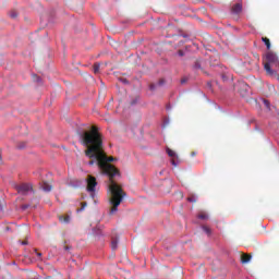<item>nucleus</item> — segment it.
<instances>
[{
    "label": "nucleus",
    "mask_w": 279,
    "mask_h": 279,
    "mask_svg": "<svg viewBox=\"0 0 279 279\" xmlns=\"http://www.w3.org/2000/svg\"><path fill=\"white\" fill-rule=\"evenodd\" d=\"M263 43L266 45L267 49H271V41L267 37H262Z\"/></svg>",
    "instance_id": "10"
},
{
    "label": "nucleus",
    "mask_w": 279,
    "mask_h": 279,
    "mask_svg": "<svg viewBox=\"0 0 279 279\" xmlns=\"http://www.w3.org/2000/svg\"><path fill=\"white\" fill-rule=\"evenodd\" d=\"M203 230L205 233L208 234V236H210V234H213V230H210V228H208L207 226H203Z\"/></svg>",
    "instance_id": "11"
},
{
    "label": "nucleus",
    "mask_w": 279,
    "mask_h": 279,
    "mask_svg": "<svg viewBox=\"0 0 279 279\" xmlns=\"http://www.w3.org/2000/svg\"><path fill=\"white\" fill-rule=\"evenodd\" d=\"M149 88H150V90H156V85L150 84Z\"/></svg>",
    "instance_id": "20"
},
{
    "label": "nucleus",
    "mask_w": 279,
    "mask_h": 279,
    "mask_svg": "<svg viewBox=\"0 0 279 279\" xmlns=\"http://www.w3.org/2000/svg\"><path fill=\"white\" fill-rule=\"evenodd\" d=\"M232 12L234 14H241V12H243V4L241 3H235L233 7H232Z\"/></svg>",
    "instance_id": "5"
},
{
    "label": "nucleus",
    "mask_w": 279,
    "mask_h": 279,
    "mask_svg": "<svg viewBox=\"0 0 279 279\" xmlns=\"http://www.w3.org/2000/svg\"><path fill=\"white\" fill-rule=\"evenodd\" d=\"M33 78H34L35 81H37L38 83L41 82L40 76H38V75H36V74L33 75Z\"/></svg>",
    "instance_id": "16"
},
{
    "label": "nucleus",
    "mask_w": 279,
    "mask_h": 279,
    "mask_svg": "<svg viewBox=\"0 0 279 279\" xmlns=\"http://www.w3.org/2000/svg\"><path fill=\"white\" fill-rule=\"evenodd\" d=\"M187 201L195 203V202H197V198L195 196H190V197H187Z\"/></svg>",
    "instance_id": "15"
},
{
    "label": "nucleus",
    "mask_w": 279,
    "mask_h": 279,
    "mask_svg": "<svg viewBox=\"0 0 279 279\" xmlns=\"http://www.w3.org/2000/svg\"><path fill=\"white\" fill-rule=\"evenodd\" d=\"M122 82H123L124 84H128V80H125V78H124V80H122Z\"/></svg>",
    "instance_id": "24"
},
{
    "label": "nucleus",
    "mask_w": 279,
    "mask_h": 279,
    "mask_svg": "<svg viewBox=\"0 0 279 279\" xmlns=\"http://www.w3.org/2000/svg\"><path fill=\"white\" fill-rule=\"evenodd\" d=\"M162 84H165V80H160V81L158 82V85H159V86H162Z\"/></svg>",
    "instance_id": "22"
},
{
    "label": "nucleus",
    "mask_w": 279,
    "mask_h": 279,
    "mask_svg": "<svg viewBox=\"0 0 279 279\" xmlns=\"http://www.w3.org/2000/svg\"><path fill=\"white\" fill-rule=\"evenodd\" d=\"M178 56H180V58L184 57V51L183 50H179L178 51Z\"/></svg>",
    "instance_id": "18"
},
{
    "label": "nucleus",
    "mask_w": 279,
    "mask_h": 279,
    "mask_svg": "<svg viewBox=\"0 0 279 279\" xmlns=\"http://www.w3.org/2000/svg\"><path fill=\"white\" fill-rule=\"evenodd\" d=\"M97 186V179L93 175L87 177V191L90 193L92 197H95V189Z\"/></svg>",
    "instance_id": "3"
},
{
    "label": "nucleus",
    "mask_w": 279,
    "mask_h": 279,
    "mask_svg": "<svg viewBox=\"0 0 279 279\" xmlns=\"http://www.w3.org/2000/svg\"><path fill=\"white\" fill-rule=\"evenodd\" d=\"M40 189H43L46 193H49L51 191L52 186H51V184L44 182V183H41Z\"/></svg>",
    "instance_id": "8"
},
{
    "label": "nucleus",
    "mask_w": 279,
    "mask_h": 279,
    "mask_svg": "<svg viewBox=\"0 0 279 279\" xmlns=\"http://www.w3.org/2000/svg\"><path fill=\"white\" fill-rule=\"evenodd\" d=\"M166 151L170 158H175V159H171V165L173 167H178V165H180V161L178 160V154H175V150L168 147L166 148Z\"/></svg>",
    "instance_id": "4"
},
{
    "label": "nucleus",
    "mask_w": 279,
    "mask_h": 279,
    "mask_svg": "<svg viewBox=\"0 0 279 279\" xmlns=\"http://www.w3.org/2000/svg\"><path fill=\"white\" fill-rule=\"evenodd\" d=\"M117 247H119V239L117 238H112L111 240V250H117Z\"/></svg>",
    "instance_id": "9"
},
{
    "label": "nucleus",
    "mask_w": 279,
    "mask_h": 279,
    "mask_svg": "<svg viewBox=\"0 0 279 279\" xmlns=\"http://www.w3.org/2000/svg\"><path fill=\"white\" fill-rule=\"evenodd\" d=\"M15 190L20 195H29L34 191V187L29 183H21L15 185Z\"/></svg>",
    "instance_id": "2"
},
{
    "label": "nucleus",
    "mask_w": 279,
    "mask_h": 279,
    "mask_svg": "<svg viewBox=\"0 0 279 279\" xmlns=\"http://www.w3.org/2000/svg\"><path fill=\"white\" fill-rule=\"evenodd\" d=\"M21 244H22V245H27L28 242H27V240H25V241H22Z\"/></svg>",
    "instance_id": "23"
},
{
    "label": "nucleus",
    "mask_w": 279,
    "mask_h": 279,
    "mask_svg": "<svg viewBox=\"0 0 279 279\" xmlns=\"http://www.w3.org/2000/svg\"><path fill=\"white\" fill-rule=\"evenodd\" d=\"M250 260H252V255H248V254H242L241 255L242 265H245V264L250 263Z\"/></svg>",
    "instance_id": "6"
},
{
    "label": "nucleus",
    "mask_w": 279,
    "mask_h": 279,
    "mask_svg": "<svg viewBox=\"0 0 279 279\" xmlns=\"http://www.w3.org/2000/svg\"><path fill=\"white\" fill-rule=\"evenodd\" d=\"M84 208H86V203H82V208L77 209V213H80V210H84Z\"/></svg>",
    "instance_id": "19"
},
{
    "label": "nucleus",
    "mask_w": 279,
    "mask_h": 279,
    "mask_svg": "<svg viewBox=\"0 0 279 279\" xmlns=\"http://www.w3.org/2000/svg\"><path fill=\"white\" fill-rule=\"evenodd\" d=\"M101 68V65L99 63H95L94 64V73L97 74L99 73V69Z\"/></svg>",
    "instance_id": "12"
},
{
    "label": "nucleus",
    "mask_w": 279,
    "mask_h": 279,
    "mask_svg": "<svg viewBox=\"0 0 279 279\" xmlns=\"http://www.w3.org/2000/svg\"><path fill=\"white\" fill-rule=\"evenodd\" d=\"M24 208H29V205H25Z\"/></svg>",
    "instance_id": "26"
},
{
    "label": "nucleus",
    "mask_w": 279,
    "mask_h": 279,
    "mask_svg": "<svg viewBox=\"0 0 279 279\" xmlns=\"http://www.w3.org/2000/svg\"><path fill=\"white\" fill-rule=\"evenodd\" d=\"M198 219H208V215H206L205 213H201L198 214Z\"/></svg>",
    "instance_id": "13"
},
{
    "label": "nucleus",
    "mask_w": 279,
    "mask_h": 279,
    "mask_svg": "<svg viewBox=\"0 0 279 279\" xmlns=\"http://www.w3.org/2000/svg\"><path fill=\"white\" fill-rule=\"evenodd\" d=\"M194 69H202V64L199 63V61H196L195 63H194Z\"/></svg>",
    "instance_id": "14"
},
{
    "label": "nucleus",
    "mask_w": 279,
    "mask_h": 279,
    "mask_svg": "<svg viewBox=\"0 0 279 279\" xmlns=\"http://www.w3.org/2000/svg\"><path fill=\"white\" fill-rule=\"evenodd\" d=\"M264 105L266 106V108H269V100H264Z\"/></svg>",
    "instance_id": "21"
},
{
    "label": "nucleus",
    "mask_w": 279,
    "mask_h": 279,
    "mask_svg": "<svg viewBox=\"0 0 279 279\" xmlns=\"http://www.w3.org/2000/svg\"><path fill=\"white\" fill-rule=\"evenodd\" d=\"M192 156H195V153H192Z\"/></svg>",
    "instance_id": "28"
},
{
    "label": "nucleus",
    "mask_w": 279,
    "mask_h": 279,
    "mask_svg": "<svg viewBox=\"0 0 279 279\" xmlns=\"http://www.w3.org/2000/svg\"><path fill=\"white\" fill-rule=\"evenodd\" d=\"M64 248H65V250H71V247H69V246H65Z\"/></svg>",
    "instance_id": "27"
},
{
    "label": "nucleus",
    "mask_w": 279,
    "mask_h": 279,
    "mask_svg": "<svg viewBox=\"0 0 279 279\" xmlns=\"http://www.w3.org/2000/svg\"><path fill=\"white\" fill-rule=\"evenodd\" d=\"M59 221H61V223H70L71 222V216H69V215L59 216Z\"/></svg>",
    "instance_id": "7"
},
{
    "label": "nucleus",
    "mask_w": 279,
    "mask_h": 279,
    "mask_svg": "<svg viewBox=\"0 0 279 279\" xmlns=\"http://www.w3.org/2000/svg\"><path fill=\"white\" fill-rule=\"evenodd\" d=\"M78 136L81 145L86 147L85 156L89 158V167L96 165L102 173L109 177V191L111 194L109 202L112 206L110 214L114 215L119 210L123 197L126 195L123 189L114 182V175H119V169L109 163L114 162V157H108L106 151H104V138L96 125H93L88 131L81 132Z\"/></svg>",
    "instance_id": "1"
},
{
    "label": "nucleus",
    "mask_w": 279,
    "mask_h": 279,
    "mask_svg": "<svg viewBox=\"0 0 279 279\" xmlns=\"http://www.w3.org/2000/svg\"><path fill=\"white\" fill-rule=\"evenodd\" d=\"M37 256H39V258H40V256H43V253H37Z\"/></svg>",
    "instance_id": "25"
},
{
    "label": "nucleus",
    "mask_w": 279,
    "mask_h": 279,
    "mask_svg": "<svg viewBox=\"0 0 279 279\" xmlns=\"http://www.w3.org/2000/svg\"><path fill=\"white\" fill-rule=\"evenodd\" d=\"M10 16H11V19H16V16H19V14L13 11V12H11Z\"/></svg>",
    "instance_id": "17"
}]
</instances>
